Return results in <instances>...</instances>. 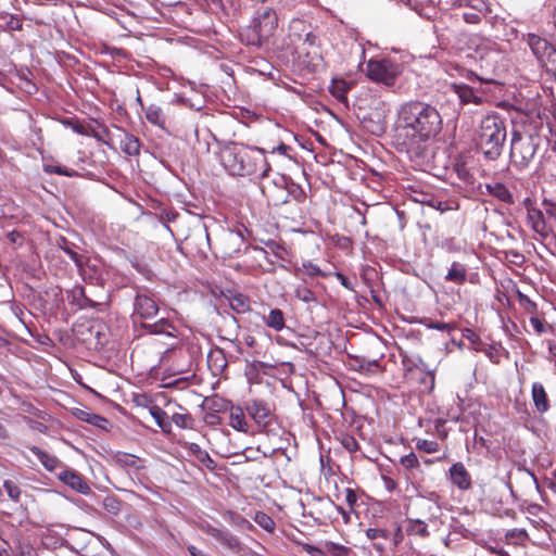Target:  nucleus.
<instances>
[{
	"label": "nucleus",
	"instance_id": "obj_1",
	"mask_svg": "<svg viewBox=\"0 0 556 556\" xmlns=\"http://www.w3.org/2000/svg\"><path fill=\"white\" fill-rule=\"evenodd\" d=\"M442 127V116L434 105L412 100L397 111L393 138L401 151L418 155L426 143L437 138Z\"/></svg>",
	"mask_w": 556,
	"mask_h": 556
},
{
	"label": "nucleus",
	"instance_id": "obj_2",
	"mask_svg": "<svg viewBox=\"0 0 556 556\" xmlns=\"http://www.w3.org/2000/svg\"><path fill=\"white\" fill-rule=\"evenodd\" d=\"M510 161L523 169L534 160L545 141L556 138V116L546 109L517 112L513 118Z\"/></svg>",
	"mask_w": 556,
	"mask_h": 556
},
{
	"label": "nucleus",
	"instance_id": "obj_3",
	"mask_svg": "<svg viewBox=\"0 0 556 556\" xmlns=\"http://www.w3.org/2000/svg\"><path fill=\"white\" fill-rule=\"evenodd\" d=\"M225 169L233 176L265 177L270 170L265 150L243 143L229 142L219 152Z\"/></svg>",
	"mask_w": 556,
	"mask_h": 556
},
{
	"label": "nucleus",
	"instance_id": "obj_4",
	"mask_svg": "<svg viewBox=\"0 0 556 556\" xmlns=\"http://www.w3.org/2000/svg\"><path fill=\"white\" fill-rule=\"evenodd\" d=\"M506 126L497 114L485 115L476 130V142L484 157L497 160L506 141Z\"/></svg>",
	"mask_w": 556,
	"mask_h": 556
},
{
	"label": "nucleus",
	"instance_id": "obj_5",
	"mask_svg": "<svg viewBox=\"0 0 556 556\" xmlns=\"http://www.w3.org/2000/svg\"><path fill=\"white\" fill-rule=\"evenodd\" d=\"M306 24L303 20H292L289 25V38L291 45L295 46L301 41V50L304 51L306 60H303L307 66L317 67L321 61V51L317 36L312 31H306Z\"/></svg>",
	"mask_w": 556,
	"mask_h": 556
},
{
	"label": "nucleus",
	"instance_id": "obj_6",
	"mask_svg": "<svg viewBox=\"0 0 556 556\" xmlns=\"http://www.w3.org/2000/svg\"><path fill=\"white\" fill-rule=\"evenodd\" d=\"M494 42L478 34L459 33L455 38V48L467 56L483 60L492 54Z\"/></svg>",
	"mask_w": 556,
	"mask_h": 556
},
{
	"label": "nucleus",
	"instance_id": "obj_7",
	"mask_svg": "<svg viewBox=\"0 0 556 556\" xmlns=\"http://www.w3.org/2000/svg\"><path fill=\"white\" fill-rule=\"evenodd\" d=\"M400 74V67L389 59L369 60L366 64V75L375 83L392 87Z\"/></svg>",
	"mask_w": 556,
	"mask_h": 556
},
{
	"label": "nucleus",
	"instance_id": "obj_8",
	"mask_svg": "<svg viewBox=\"0 0 556 556\" xmlns=\"http://www.w3.org/2000/svg\"><path fill=\"white\" fill-rule=\"evenodd\" d=\"M159 306L155 299L147 288L136 287L134 299V319L151 320L156 316Z\"/></svg>",
	"mask_w": 556,
	"mask_h": 556
},
{
	"label": "nucleus",
	"instance_id": "obj_9",
	"mask_svg": "<svg viewBox=\"0 0 556 556\" xmlns=\"http://www.w3.org/2000/svg\"><path fill=\"white\" fill-rule=\"evenodd\" d=\"M274 185H280L282 187L279 191L280 194L268 195V198L273 200L274 205L286 204L288 203L289 198L293 199L298 203H303L306 199L304 189L286 176H280L278 180L274 181Z\"/></svg>",
	"mask_w": 556,
	"mask_h": 556
},
{
	"label": "nucleus",
	"instance_id": "obj_10",
	"mask_svg": "<svg viewBox=\"0 0 556 556\" xmlns=\"http://www.w3.org/2000/svg\"><path fill=\"white\" fill-rule=\"evenodd\" d=\"M251 23L263 36L271 38L278 27V14L273 8L261 5L256 9Z\"/></svg>",
	"mask_w": 556,
	"mask_h": 556
},
{
	"label": "nucleus",
	"instance_id": "obj_11",
	"mask_svg": "<svg viewBox=\"0 0 556 556\" xmlns=\"http://www.w3.org/2000/svg\"><path fill=\"white\" fill-rule=\"evenodd\" d=\"M199 529L230 551L238 552L241 548L239 539L226 529L216 528L207 521L201 522Z\"/></svg>",
	"mask_w": 556,
	"mask_h": 556
},
{
	"label": "nucleus",
	"instance_id": "obj_12",
	"mask_svg": "<svg viewBox=\"0 0 556 556\" xmlns=\"http://www.w3.org/2000/svg\"><path fill=\"white\" fill-rule=\"evenodd\" d=\"M199 529L230 551L238 552L241 548L239 539L226 529L216 528L207 521L201 522Z\"/></svg>",
	"mask_w": 556,
	"mask_h": 556
},
{
	"label": "nucleus",
	"instance_id": "obj_13",
	"mask_svg": "<svg viewBox=\"0 0 556 556\" xmlns=\"http://www.w3.org/2000/svg\"><path fill=\"white\" fill-rule=\"evenodd\" d=\"M245 410L254 420L260 431H265L270 425L271 410L267 403L261 400H252L247 403Z\"/></svg>",
	"mask_w": 556,
	"mask_h": 556
},
{
	"label": "nucleus",
	"instance_id": "obj_14",
	"mask_svg": "<svg viewBox=\"0 0 556 556\" xmlns=\"http://www.w3.org/2000/svg\"><path fill=\"white\" fill-rule=\"evenodd\" d=\"M447 477L452 485L462 492L469 491L472 488V478L462 462L454 463L447 471Z\"/></svg>",
	"mask_w": 556,
	"mask_h": 556
},
{
	"label": "nucleus",
	"instance_id": "obj_15",
	"mask_svg": "<svg viewBox=\"0 0 556 556\" xmlns=\"http://www.w3.org/2000/svg\"><path fill=\"white\" fill-rule=\"evenodd\" d=\"M58 479L79 494L88 495L91 493L88 481L76 470L64 469L58 473Z\"/></svg>",
	"mask_w": 556,
	"mask_h": 556
},
{
	"label": "nucleus",
	"instance_id": "obj_16",
	"mask_svg": "<svg viewBox=\"0 0 556 556\" xmlns=\"http://www.w3.org/2000/svg\"><path fill=\"white\" fill-rule=\"evenodd\" d=\"M527 207V222L531 229L542 238H547L549 228L545 223L543 212L539 208L531 206L530 199L525 200Z\"/></svg>",
	"mask_w": 556,
	"mask_h": 556
},
{
	"label": "nucleus",
	"instance_id": "obj_17",
	"mask_svg": "<svg viewBox=\"0 0 556 556\" xmlns=\"http://www.w3.org/2000/svg\"><path fill=\"white\" fill-rule=\"evenodd\" d=\"M496 15H492V9L488 2H477L473 5H466L463 12V18L466 23L478 24L482 18L492 21Z\"/></svg>",
	"mask_w": 556,
	"mask_h": 556
},
{
	"label": "nucleus",
	"instance_id": "obj_18",
	"mask_svg": "<svg viewBox=\"0 0 556 556\" xmlns=\"http://www.w3.org/2000/svg\"><path fill=\"white\" fill-rule=\"evenodd\" d=\"M526 41L531 49L533 55L538 59V61L542 64L544 59L549 54V52L555 48V45L549 43L546 39L535 35V34H527Z\"/></svg>",
	"mask_w": 556,
	"mask_h": 556
},
{
	"label": "nucleus",
	"instance_id": "obj_19",
	"mask_svg": "<svg viewBox=\"0 0 556 556\" xmlns=\"http://www.w3.org/2000/svg\"><path fill=\"white\" fill-rule=\"evenodd\" d=\"M143 112L148 123L167 131L168 115L162 106L155 103H151L146 109H143Z\"/></svg>",
	"mask_w": 556,
	"mask_h": 556
},
{
	"label": "nucleus",
	"instance_id": "obj_20",
	"mask_svg": "<svg viewBox=\"0 0 556 556\" xmlns=\"http://www.w3.org/2000/svg\"><path fill=\"white\" fill-rule=\"evenodd\" d=\"M141 328L150 334H165L176 337L177 327L168 318H160L154 323H142Z\"/></svg>",
	"mask_w": 556,
	"mask_h": 556
},
{
	"label": "nucleus",
	"instance_id": "obj_21",
	"mask_svg": "<svg viewBox=\"0 0 556 556\" xmlns=\"http://www.w3.org/2000/svg\"><path fill=\"white\" fill-rule=\"evenodd\" d=\"M66 299L71 305L76 306L79 309L84 308H96L99 303L89 299L85 289L81 286H76L71 290L66 291Z\"/></svg>",
	"mask_w": 556,
	"mask_h": 556
},
{
	"label": "nucleus",
	"instance_id": "obj_22",
	"mask_svg": "<svg viewBox=\"0 0 556 556\" xmlns=\"http://www.w3.org/2000/svg\"><path fill=\"white\" fill-rule=\"evenodd\" d=\"M531 399L535 412L543 415L548 412L549 399L544 386L541 382H533L531 386Z\"/></svg>",
	"mask_w": 556,
	"mask_h": 556
},
{
	"label": "nucleus",
	"instance_id": "obj_23",
	"mask_svg": "<svg viewBox=\"0 0 556 556\" xmlns=\"http://www.w3.org/2000/svg\"><path fill=\"white\" fill-rule=\"evenodd\" d=\"M352 84L343 78H333L328 87L330 94L345 108H349L348 92Z\"/></svg>",
	"mask_w": 556,
	"mask_h": 556
},
{
	"label": "nucleus",
	"instance_id": "obj_24",
	"mask_svg": "<svg viewBox=\"0 0 556 556\" xmlns=\"http://www.w3.org/2000/svg\"><path fill=\"white\" fill-rule=\"evenodd\" d=\"M119 135V148L129 156H136L140 153V141L139 139L117 127Z\"/></svg>",
	"mask_w": 556,
	"mask_h": 556
},
{
	"label": "nucleus",
	"instance_id": "obj_25",
	"mask_svg": "<svg viewBox=\"0 0 556 556\" xmlns=\"http://www.w3.org/2000/svg\"><path fill=\"white\" fill-rule=\"evenodd\" d=\"M94 9L103 11L121 25H124V18L130 14L123 5L115 4L114 2H96Z\"/></svg>",
	"mask_w": 556,
	"mask_h": 556
},
{
	"label": "nucleus",
	"instance_id": "obj_26",
	"mask_svg": "<svg viewBox=\"0 0 556 556\" xmlns=\"http://www.w3.org/2000/svg\"><path fill=\"white\" fill-rule=\"evenodd\" d=\"M229 426L237 431L249 432L250 426L245 419L244 410L238 405L231 404L229 407Z\"/></svg>",
	"mask_w": 556,
	"mask_h": 556
},
{
	"label": "nucleus",
	"instance_id": "obj_27",
	"mask_svg": "<svg viewBox=\"0 0 556 556\" xmlns=\"http://www.w3.org/2000/svg\"><path fill=\"white\" fill-rule=\"evenodd\" d=\"M485 189L488 193L505 204H514V195L509 189L502 182L486 184Z\"/></svg>",
	"mask_w": 556,
	"mask_h": 556
},
{
	"label": "nucleus",
	"instance_id": "obj_28",
	"mask_svg": "<svg viewBox=\"0 0 556 556\" xmlns=\"http://www.w3.org/2000/svg\"><path fill=\"white\" fill-rule=\"evenodd\" d=\"M29 451L38 458V460L48 471H54L62 465L56 456L48 454L36 445L29 446Z\"/></svg>",
	"mask_w": 556,
	"mask_h": 556
},
{
	"label": "nucleus",
	"instance_id": "obj_29",
	"mask_svg": "<svg viewBox=\"0 0 556 556\" xmlns=\"http://www.w3.org/2000/svg\"><path fill=\"white\" fill-rule=\"evenodd\" d=\"M366 536L372 541L374 549L379 554H383L386 552V546L379 540H389L391 532L381 528H368L366 530Z\"/></svg>",
	"mask_w": 556,
	"mask_h": 556
},
{
	"label": "nucleus",
	"instance_id": "obj_30",
	"mask_svg": "<svg viewBox=\"0 0 556 556\" xmlns=\"http://www.w3.org/2000/svg\"><path fill=\"white\" fill-rule=\"evenodd\" d=\"M405 4L426 20H434L439 14L435 2H405Z\"/></svg>",
	"mask_w": 556,
	"mask_h": 556
},
{
	"label": "nucleus",
	"instance_id": "obj_31",
	"mask_svg": "<svg viewBox=\"0 0 556 556\" xmlns=\"http://www.w3.org/2000/svg\"><path fill=\"white\" fill-rule=\"evenodd\" d=\"M74 416L81 420V421H86L94 427H98L100 429H106V427L109 426V420L105 418V417H102L98 414H94L90 410H87V409H80V408H77L75 412H74Z\"/></svg>",
	"mask_w": 556,
	"mask_h": 556
},
{
	"label": "nucleus",
	"instance_id": "obj_32",
	"mask_svg": "<svg viewBox=\"0 0 556 556\" xmlns=\"http://www.w3.org/2000/svg\"><path fill=\"white\" fill-rule=\"evenodd\" d=\"M269 37L263 36L257 28L253 27V24L248 27L245 33L241 34V40L245 42L248 46H253L256 48H262L265 43L269 41Z\"/></svg>",
	"mask_w": 556,
	"mask_h": 556
},
{
	"label": "nucleus",
	"instance_id": "obj_33",
	"mask_svg": "<svg viewBox=\"0 0 556 556\" xmlns=\"http://www.w3.org/2000/svg\"><path fill=\"white\" fill-rule=\"evenodd\" d=\"M88 132L87 137H92L103 144L111 146L112 135L104 124L94 121L93 124H89Z\"/></svg>",
	"mask_w": 556,
	"mask_h": 556
},
{
	"label": "nucleus",
	"instance_id": "obj_34",
	"mask_svg": "<svg viewBox=\"0 0 556 556\" xmlns=\"http://www.w3.org/2000/svg\"><path fill=\"white\" fill-rule=\"evenodd\" d=\"M59 247L66 253V255L75 263L76 267L78 268L79 273L84 275L85 273V264L87 258L84 255L78 254L75 251V247L73 243H70L65 238H62L61 243H59Z\"/></svg>",
	"mask_w": 556,
	"mask_h": 556
},
{
	"label": "nucleus",
	"instance_id": "obj_35",
	"mask_svg": "<svg viewBox=\"0 0 556 556\" xmlns=\"http://www.w3.org/2000/svg\"><path fill=\"white\" fill-rule=\"evenodd\" d=\"M149 412L160 429L164 433H170L172 421L168 419L166 412L157 405H151Z\"/></svg>",
	"mask_w": 556,
	"mask_h": 556
},
{
	"label": "nucleus",
	"instance_id": "obj_36",
	"mask_svg": "<svg viewBox=\"0 0 556 556\" xmlns=\"http://www.w3.org/2000/svg\"><path fill=\"white\" fill-rule=\"evenodd\" d=\"M405 531L408 535L419 538H428L430 535L428 525L421 519L406 518Z\"/></svg>",
	"mask_w": 556,
	"mask_h": 556
},
{
	"label": "nucleus",
	"instance_id": "obj_37",
	"mask_svg": "<svg viewBox=\"0 0 556 556\" xmlns=\"http://www.w3.org/2000/svg\"><path fill=\"white\" fill-rule=\"evenodd\" d=\"M467 278V268L459 262H453L445 275V280L457 285H463Z\"/></svg>",
	"mask_w": 556,
	"mask_h": 556
},
{
	"label": "nucleus",
	"instance_id": "obj_38",
	"mask_svg": "<svg viewBox=\"0 0 556 556\" xmlns=\"http://www.w3.org/2000/svg\"><path fill=\"white\" fill-rule=\"evenodd\" d=\"M454 90L455 92L457 93L459 100L462 103L464 104H467V103H475V104H479L481 103L482 101V98L480 96H477L475 93V90L473 88L465 85V84H462V85H454Z\"/></svg>",
	"mask_w": 556,
	"mask_h": 556
},
{
	"label": "nucleus",
	"instance_id": "obj_39",
	"mask_svg": "<svg viewBox=\"0 0 556 556\" xmlns=\"http://www.w3.org/2000/svg\"><path fill=\"white\" fill-rule=\"evenodd\" d=\"M188 451L207 469H210V470L215 469L216 463L214 462V459L210 456V454L205 450L201 448V446L199 444L190 443Z\"/></svg>",
	"mask_w": 556,
	"mask_h": 556
},
{
	"label": "nucleus",
	"instance_id": "obj_40",
	"mask_svg": "<svg viewBox=\"0 0 556 556\" xmlns=\"http://www.w3.org/2000/svg\"><path fill=\"white\" fill-rule=\"evenodd\" d=\"M264 323L268 328L275 331H281L286 327L285 313L279 308H273L264 319Z\"/></svg>",
	"mask_w": 556,
	"mask_h": 556
},
{
	"label": "nucleus",
	"instance_id": "obj_41",
	"mask_svg": "<svg viewBox=\"0 0 556 556\" xmlns=\"http://www.w3.org/2000/svg\"><path fill=\"white\" fill-rule=\"evenodd\" d=\"M229 305L238 314H243L250 309V300L247 295L235 292L229 298Z\"/></svg>",
	"mask_w": 556,
	"mask_h": 556
},
{
	"label": "nucleus",
	"instance_id": "obj_42",
	"mask_svg": "<svg viewBox=\"0 0 556 556\" xmlns=\"http://www.w3.org/2000/svg\"><path fill=\"white\" fill-rule=\"evenodd\" d=\"M231 405L229 402L224 399L215 395L212 397H206L201 407L203 410L220 413L227 410L228 406Z\"/></svg>",
	"mask_w": 556,
	"mask_h": 556
},
{
	"label": "nucleus",
	"instance_id": "obj_43",
	"mask_svg": "<svg viewBox=\"0 0 556 556\" xmlns=\"http://www.w3.org/2000/svg\"><path fill=\"white\" fill-rule=\"evenodd\" d=\"M265 244L277 260H280L282 262L290 261V251L279 242H276L275 240H268Z\"/></svg>",
	"mask_w": 556,
	"mask_h": 556
},
{
	"label": "nucleus",
	"instance_id": "obj_44",
	"mask_svg": "<svg viewBox=\"0 0 556 556\" xmlns=\"http://www.w3.org/2000/svg\"><path fill=\"white\" fill-rule=\"evenodd\" d=\"M253 520L265 531L269 533H273L275 531L276 522L268 514L261 510L256 511L253 517Z\"/></svg>",
	"mask_w": 556,
	"mask_h": 556
},
{
	"label": "nucleus",
	"instance_id": "obj_45",
	"mask_svg": "<svg viewBox=\"0 0 556 556\" xmlns=\"http://www.w3.org/2000/svg\"><path fill=\"white\" fill-rule=\"evenodd\" d=\"M116 463L124 468H132V469H137V470L141 468L140 458L132 454H127V453L117 454Z\"/></svg>",
	"mask_w": 556,
	"mask_h": 556
},
{
	"label": "nucleus",
	"instance_id": "obj_46",
	"mask_svg": "<svg viewBox=\"0 0 556 556\" xmlns=\"http://www.w3.org/2000/svg\"><path fill=\"white\" fill-rule=\"evenodd\" d=\"M170 421L181 429H193L195 424L194 418L189 413H176L172 416Z\"/></svg>",
	"mask_w": 556,
	"mask_h": 556
},
{
	"label": "nucleus",
	"instance_id": "obj_47",
	"mask_svg": "<svg viewBox=\"0 0 556 556\" xmlns=\"http://www.w3.org/2000/svg\"><path fill=\"white\" fill-rule=\"evenodd\" d=\"M336 439L341 443L343 448L351 454L359 450L358 442L353 435L349 433L340 432L339 434L336 435Z\"/></svg>",
	"mask_w": 556,
	"mask_h": 556
},
{
	"label": "nucleus",
	"instance_id": "obj_48",
	"mask_svg": "<svg viewBox=\"0 0 556 556\" xmlns=\"http://www.w3.org/2000/svg\"><path fill=\"white\" fill-rule=\"evenodd\" d=\"M103 508L112 516H117L123 506V502L115 495H108L102 502Z\"/></svg>",
	"mask_w": 556,
	"mask_h": 556
},
{
	"label": "nucleus",
	"instance_id": "obj_49",
	"mask_svg": "<svg viewBox=\"0 0 556 556\" xmlns=\"http://www.w3.org/2000/svg\"><path fill=\"white\" fill-rule=\"evenodd\" d=\"M416 371L420 374H426V377L429 378V391H432L435 384L434 370L429 367V365L421 358L416 357Z\"/></svg>",
	"mask_w": 556,
	"mask_h": 556
},
{
	"label": "nucleus",
	"instance_id": "obj_50",
	"mask_svg": "<svg viewBox=\"0 0 556 556\" xmlns=\"http://www.w3.org/2000/svg\"><path fill=\"white\" fill-rule=\"evenodd\" d=\"M294 296L304 303H313L317 301L315 293L304 285L295 287Z\"/></svg>",
	"mask_w": 556,
	"mask_h": 556
},
{
	"label": "nucleus",
	"instance_id": "obj_51",
	"mask_svg": "<svg viewBox=\"0 0 556 556\" xmlns=\"http://www.w3.org/2000/svg\"><path fill=\"white\" fill-rule=\"evenodd\" d=\"M517 298L519 304L522 306L523 311L527 314L531 316H535L538 314V304L530 300L528 295L523 294L520 291H517Z\"/></svg>",
	"mask_w": 556,
	"mask_h": 556
},
{
	"label": "nucleus",
	"instance_id": "obj_52",
	"mask_svg": "<svg viewBox=\"0 0 556 556\" xmlns=\"http://www.w3.org/2000/svg\"><path fill=\"white\" fill-rule=\"evenodd\" d=\"M3 489L13 502L18 503L21 501L22 490L17 483L12 480H4Z\"/></svg>",
	"mask_w": 556,
	"mask_h": 556
},
{
	"label": "nucleus",
	"instance_id": "obj_53",
	"mask_svg": "<svg viewBox=\"0 0 556 556\" xmlns=\"http://www.w3.org/2000/svg\"><path fill=\"white\" fill-rule=\"evenodd\" d=\"M439 443L437 441H430L425 439L416 440V448L428 454H432L439 451Z\"/></svg>",
	"mask_w": 556,
	"mask_h": 556
},
{
	"label": "nucleus",
	"instance_id": "obj_54",
	"mask_svg": "<svg viewBox=\"0 0 556 556\" xmlns=\"http://www.w3.org/2000/svg\"><path fill=\"white\" fill-rule=\"evenodd\" d=\"M302 269H305V273L311 277H314V276L325 277L326 276V274L316 264H313L312 262H304L302 264V268L296 267L295 274L299 275L302 271Z\"/></svg>",
	"mask_w": 556,
	"mask_h": 556
},
{
	"label": "nucleus",
	"instance_id": "obj_55",
	"mask_svg": "<svg viewBox=\"0 0 556 556\" xmlns=\"http://www.w3.org/2000/svg\"><path fill=\"white\" fill-rule=\"evenodd\" d=\"M326 548L332 556H350L352 553L350 547L333 542H327Z\"/></svg>",
	"mask_w": 556,
	"mask_h": 556
},
{
	"label": "nucleus",
	"instance_id": "obj_56",
	"mask_svg": "<svg viewBox=\"0 0 556 556\" xmlns=\"http://www.w3.org/2000/svg\"><path fill=\"white\" fill-rule=\"evenodd\" d=\"M0 18L10 30H21L23 27L22 20L17 15L5 13Z\"/></svg>",
	"mask_w": 556,
	"mask_h": 556
},
{
	"label": "nucleus",
	"instance_id": "obj_57",
	"mask_svg": "<svg viewBox=\"0 0 556 556\" xmlns=\"http://www.w3.org/2000/svg\"><path fill=\"white\" fill-rule=\"evenodd\" d=\"M454 169L460 180L466 184L473 182V174L469 170L465 163H457Z\"/></svg>",
	"mask_w": 556,
	"mask_h": 556
},
{
	"label": "nucleus",
	"instance_id": "obj_58",
	"mask_svg": "<svg viewBox=\"0 0 556 556\" xmlns=\"http://www.w3.org/2000/svg\"><path fill=\"white\" fill-rule=\"evenodd\" d=\"M45 170L49 174L63 175L66 177L78 176V173L76 170L59 165H46Z\"/></svg>",
	"mask_w": 556,
	"mask_h": 556
},
{
	"label": "nucleus",
	"instance_id": "obj_59",
	"mask_svg": "<svg viewBox=\"0 0 556 556\" xmlns=\"http://www.w3.org/2000/svg\"><path fill=\"white\" fill-rule=\"evenodd\" d=\"M541 65L556 79V45L555 48L546 56V59H544Z\"/></svg>",
	"mask_w": 556,
	"mask_h": 556
},
{
	"label": "nucleus",
	"instance_id": "obj_60",
	"mask_svg": "<svg viewBox=\"0 0 556 556\" xmlns=\"http://www.w3.org/2000/svg\"><path fill=\"white\" fill-rule=\"evenodd\" d=\"M429 204L440 212H446V211L458 208V203L456 201H452V200H446V201L432 200Z\"/></svg>",
	"mask_w": 556,
	"mask_h": 556
},
{
	"label": "nucleus",
	"instance_id": "obj_61",
	"mask_svg": "<svg viewBox=\"0 0 556 556\" xmlns=\"http://www.w3.org/2000/svg\"><path fill=\"white\" fill-rule=\"evenodd\" d=\"M359 368L363 371L368 372V374H376V372L382 371V368H381L378 359H372V361L362 359L359 362Z\"/></svg>",
	"mask_w": 556,
	"mask_h": 556
},
{
	"label": "nucleus",
	"instance_id": "obj_62",
	"mask_svg": "<svg viewBox=\"0 0 556 556\" xmlns=\"http://www.w3.org/2000/svg\"><path fill=\"white\" fill-rule=\"evenodd\" d=\"M64 124L70 126L76 134L81 136H88L89 132V124L84 125L78 119H66L64 121Z\"/></svg>",
	"mask_w": 556,
	"mask_h": 556
},
{
	"label": "nucleus",
	"instance_id": "obj_63",
	"mask_svg": "<svg viewBox=\"0 0 556 556\" xmlns=\"http://www.w3.org/2000/svg\"><path fill=\"white\" fill-rule=\"evenodd\" d=\"M400 464L406 469H414L419 467V460L415 453H409L400 458Z\"/></svg>",
	"mask_w": 556,
	"mask_h": 556
},
{
	"label": "nucleus",
	"instance_id": "obj_64",
	"mask_svg": "<svg viewBox=\"0 0 556 556\" xmlns=\"http://www.w3.org/2000/svg\"><path fill=\"white\" fill-rule=\"evenodd\" d=\"M229 516H230L231 522L235 526H237L239 528H242V529H248V530H252L253 529V525L248 519L242 517L241 515H238V514H235V513H229Z\"/></svg>",
	"mask_w": 556,
	"mask_h": 556
}]
</instances>
